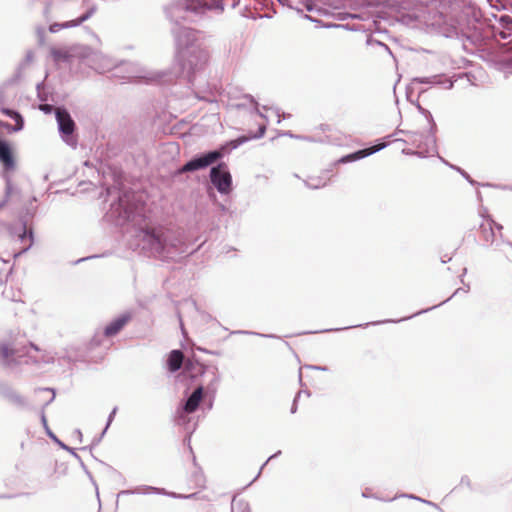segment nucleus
<instances>
[{"mask_svg":"<svg viewBox=\"0 0 512 512\" xmlns=\"http://www.w3.org/2000/svg\"><path fill=\"white\" fill-rule=\"evenodd\" d=\"M144 240L158 254H173L184 252V242L178 233L163 226L146 227Z\"/></svg>","mask_w":512,"mask_h":512,"instance_id":"obj_1","label":"nucleus"},{"mask_svg":"<svg viewBox=\"0 0 512 512\" xmlns=\"http://www.w3.org/2000/svg\"><path fill=\"white\" fill-rule=\"evenodd\" d=\"M179 62L183 72L193 74L206 67L209 62V52L200 46H190L179 52Z\"/></svg>","mask_w":512,"mask_h":512,"instance_id":"obj_2","label":"nucleus"},{"mask_svg":"<svg viewBox=\"0 0 512 512\" xmlns=\"http://www.w3.org/2000/svg\"><path fill=\"white\" fill-rule=\"evenodd\" d=\"M479 237L484 243L492 245L498 237L502 238V226L491 218H484L479 226Z\"/></svg>","mask_w":512,"mask_h":512,"instance_id":"obj_3","label":"nucleus"},{"mask_svg":"<svg viewBox=\"0 0 512 512\" xmlns=\"http://www.w3.org/2000/svg\"><path fill=\"white\" fill-rule=\"evenodd\" d=\"M211 181L220 193H229L231 190L232 178L224 164L211 169Z\"/></svg>","mask_w":512,"mask_h":512,"instance_id":"obj_4","label":"nucleus"},{"mask_svg":"<svg viewBox=\"0 0 512 512\" xmlns=\"http://www.w3.org/2000/svg\"><path fill=\"white\" fill-rule=\"evenodd\" d=\"M221 157V153L217 151L209 152L204 156L199 158L192 159L187 162L180 170L179 173L196 171L199 169H203L213 164L216 160Z\"/></svg>","mask_w":512,"mask_h":512,"instance_id":"obj_5","label":"nucleus"},{"mask_svg":"<svg viewBox=\"0 0 512 512\" xmlns=\"http://www.w3.org/2000/svg\"><path fill=\"white\" fill-rule=\"evenodd\" d=\"M11 234L14 238L23 243L21 250L16 254H21L27 251L33 244V233L31 229H28L25 224H20L19 226H13L11 230Z\"/></svg>","mask_w":512,"mask_h":512,"instance_id":"obj_6","label":"nucleus"},{"mask_svg":"<svg viewBox=\"0 0 512 512\" xmlns=\"http://www.w3.org/2000/svg\"><path fill=\"white\" fill-rule=\"evenodd\" d=\"M56 118L59 125V130L65 135H71L75 129V123L70 114L65 109L57 108Z\"/></svg>","mask_w":512,"mask_h":512,"instance_id":"obj_7","label":"nucleus"},{"mask_svg":"<svg viewBox=\"0 0 512 512\" xmlns=\"http://www.w3.org/2000/svg\"><path fill=\"white\" fill-rule=\"evenodd\" d=\"M0 162L6 170H13L15 168V160L12 154L10 145L0 139Z\"/></svg>","mask_w":512,"mask_h":512,"instance_id":"obj_8","label":"nucleus"},{"mask_svg":"<svg viewBox=\"0 0 512 512\" xmlns=\"http://www.w3.org/2000/svg\"><path fill=\"white\" fill-rule=\"evenodd\" d=\"M204 396V389L202 386H199L197 389L194 390V392L191 394V396L188 398L184 405V411L188 414L193 413L197 410L200 402L202 401Z\"/></svg>","mask_w":512,"mask_h":512,"instance_id":"obj_9","label":"nucleus"},{"mask_svg":"<svg viewBox=\"0 0 512 512\" xmlns=\"http://www.w3.org/2000/svg\"><path fill=\"white\" fill-rule=\"evenodd\" d=\"M184 363V354L180 350H172L168 354L167 367L172 373L178 371Z\"/></svg>","mask_w":512,"mask_h":512,"instance_id":"obj_10","label":"nucleus"},{"mask_svg":"<svg viewBox=\"0 0 512 512\" xmlns=\"http://www.w3.org/2000/svg\"><path fill=\"white\" fill-rule=\"evenodd\" d=\"M130 320L129 316H121L111 323H109L104 329V335L106 337H112L116 335Z\"/></svg>","mask_w":512,"mask_h":512,"instance_id":"obj_11","label":"nucleus"},{"mask_svg":"<svg viewBox=\"0 0 512 512\" xmlns=\"http://www.w3.org/2000/svg\"><path fill=\"white\" fill-rule=\"evenodd\" d=\"M382 147H383V145H379V146H373V147H370V148H367V149L359 150V151H357L355 153H352V154H349V155H346V156L342 157L340 159V162L347 163V162L359 160L361 158H364L366 156H369V155L373 154L374 152L378 151Z\"/></svg>","mask_w":512,"mask_h":512,"instance_id":"obj_12","label":"nucleus"},{"mask_svg":"<svg viewBox=\"0 0 512 512\" xmlns=\"http://www.w3.org/2000/svg\"><path fill=\"white\" fill-rule=\"evenodd\" d=\"M27 352H24L22 350H16L11 348L8 344L2 343L0 344V356L2 360L9 364L15 355L23 356L26 355Z\"/></svg>","mask_w":512,"mask_h":512,"instance_id":"obj_13","label":"nucleus"},{"mask_svg":"<svg viewBox=\"0 0 512 512\" xmlns=\"http://www.w3.org/2000/svg\"><path fill=\"white\" fill-rule=\"evenodd\" d=\"M17 189L14 187L13 183L8 180L5 186V195L3 201L0 203V210L6 206V204L17 194Z\"/></svg>","mask_w":512,"mask_h":512,"instance_id":"obj_14","label":"nucleus"},{"mask_svg":"<svg viewBox=\"0 0 512 512\" xmlns=\"http://www.w3.org/2000/svg\"><path fill=\"white\" fill-rule=\"evenodd\" d=\"M92 12H93L92 10H89V11H87L85 14H83L81 17H79L77 19L64 22L62 26H64L65 28H71V27L79 26L80 24H82L83 22H85L86 20H88L91 17Z\"/></svg>","mask_w":512,"mask_h":512,"instance_id":"obj_15","label":"nucleus"},{"mask_svg":"<svg viewBox=\"0 0 512 512\" xmlns=\"http://www.w3.org/2000/svg\"><path fill=\"white\" fill-rule=\"evenodd\" d=\"M50 53H51L52 57L57 61L62 60V59H67L69 56L67 51L58 49V48H52Z\"/></svg>","mask_w":512,"mask_h":512,"instance_id":"obj_16","label":"nucleus"},{"mask_svg":"<svg viewBox=\"0 0 512 512\" xmlns=\"http://www.w3.org/2000/svg\"><path fill=\"white\" fill-rule=\"evenodd\" d=\"M12 119L15 121V126L12 128V131L22 130L24 126V120L22 116L18 112H15Z\"/></svg>","mask_w":512,"mask_h":512,"instance_id":"obj_17","label":"nucleus"},{"mask_svg":"<svg viewBox=\"0 0 512 512\" xmlns=\"http://www.w3.org/2000/svg\"><path fill=\"white\" fill-rule=\"evenodd\" d=\"M265 130H266V126L264 124H259L257 133L250 134L249 136L244 137L242 141H247V140L254 139V138H260L264 135Z\"/></svg>","mask_w":512,"mask_h":512,"instance_id":"obj_18","label":"nucleus"},{"mask_svg":"<svg viewBox=\"0 0 512 512\" xmlns=\"http://www.w3.org/2000/svg\"><path fill=\"white\" fill-rule=\"evenodd\" d=\"M62 25H63V23H53L49 26V31L51 33H56L61 29H65V27Z\"/></svg>","mask_w":512,"mask_h":512,"instance_id":"obj_19","label":"nucleus"},{"mask_svg":"<svg viewBox=\"0 0 512 512\" xmlns=\"http://www.w3.org/2000/svg\"><path fill=\"white\" fill-rule=\"evenodd\" d=\"M1 112H2L4 115L9 116V117H11V118H12V117H13V115H14V113H15L16 111L11 110V109H8V108H2V109H1Z\"/></svg>","mask_w":512,"mask_h":512,"instance_id":"obj_20","label":"nucleus"},{"mask_svg":"<svg viewBox=\"0 0 512 512\" xmlns=\"http://www.w3.org/2000/svg\"><path fill=\"white\" fill-rule=\"evenodd\" d=\"M3 295L12 301H20V298H16L14 294L10 295L6 290L3 292Z\"/></svg>","mask_w":512,"mask_h":512,"instance_id":"obj_21","label":"nucleus"},{"mask_svg":"<svg viewBox=\"0 0 512 512\" xmlns=\"http://www.w3.org/2000/svg\"><path fill=\"white\" fill-rule=\"evenodd\" d=\"M14 402H16L17 404H20V405H23L24 404V400L21 396H15L14 399H13Z\"/></svg>","mask_w":512,"mask_h":512,"instance_id":"obj_22","label":"nucleus"},{"mask_svg":"<svg viewBox=\"0 0 512 512\" xmlns=\"http://www.w3.org/2000/svg\"><path fill=\"white\" fill-rule=\"evenodd\" d=\"M29 345H30V347H31L32 349H34L35 351H39V350H40V349H39V347H38L37 345H35L34 343H29Z\"/></svg>","mask_w":512,"mask_h":512,"instance_id":"obj_23","label":"nucleus"},{"mask_svg":"<svg viewBox=\"0 0 512 512\" xmlns=\"http://www.w3.org/2000/svg\"><path fill=\"white\" fill-rule=\"evenodd\" d=\"M191 364H192V363H191V361H190V360H187V361H186V363H185V367H186L187 369H189V368H190V366H191Z\"/></svg>","mask_w":512,"mask_h":512,"instance_id":"obj_24","label":"nucleus"}]
</instances>
